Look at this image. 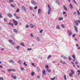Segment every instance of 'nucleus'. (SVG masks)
Returning a JSON list of instances; mask_svg holds the SVG:
<instances>
[{
	"instance_id": "nucleus-1",
	"label": "nucleus",
	"mask_w": 80,
	"mask_h": 80,
	"mask_svg": "<svg viewBox=\"0 0 80 80\" xmlns=\"http://www.w3.org/2000/svg\"><path fill=\"white\" fill-rule=\"evenodd\" d=\"M48 8L49 9V10H48V15H49V14L50 13V10H52V9L50 8V5H49V4H48Z\"/></svg>"
},
{
	"instance_id": "nucleus-2",
	"label": "nucleus",
	"mask_w": 80,
	"mask_h": 80,
	"mask_svg": "<svg viewBox=\"0 0 80 80\" xmlns=\"http://www.w3.org/2000/svg\"><path fill=\"white\" fill-rule=\"evenodd\" d=\"M75 25H76L77 26H78V23H80V20H78L75 21Z\"/></svg>"
},
{
	"instance_id": "nucleus-3",
	"label": "nucleus",
	"mask_w": 80,
	"mask_h": 80,
	"mask_svg": "<svg viewBox=\"0 0 80 80\" xmlns=\"http://www.w3.org/2000/svg\"><path fill=\"white\" fill-rule=\"evenodd\" d=\"M13 22L15 25H17L18 24V22H17V21H16L14 19L13 20Z\"/></svg>"
},
{
	"instance_id": "nucleus-4",
	"label": "nucleus",
	"mask_w": 80,
	"mask_h": 80,
	"mask_svg": "<svg viewBox=\"0 0 80 80\" xmlns=\"http://www.w3.org/2000/svg\"><path fill=\"white\" fill-rule=\"evenodd\" d=\"M8 16L10 18H12V15L10 13H9L7 14Z\"/></svg>"
},
{
	"instance_id": "nucleus-5",
	"label": "nucleus",
	"mask_w": 80,
	"mask_h": 80,
	"mask_svg": "<svg viewBox=\"0 0 80 80\" xmlns=\"http://www.w3.org/2000/svg\"><path fill=\"white\" fill-rule=\"evenodd\" d=\"M31 3H32V4H33V5H35V4L37 5V4H36L35 2L34 1H31Z\"/></svg>"
},
{
	"instance_id": "nucleus-6",
	"label": "nucleus",
	"mask_w": 80,
	"mask_h": 80,
	"mask_svg": "<svg viewBox=\"0 0 80 80\" xmlns=\"http://www.w3.org/2000/svg\"><path fill=\"white\" fill-rule=\"evenodd\" d=\"M69 8L71 9H73V6L72 5V4L70 3L69 5Z\"/></svg>"
},
{
	"instance_id": "nucleus-7",
	"label": "nucleus",
	"mask_w": 80,
	"mask_h": 80,
	"mask_svg": "<svg viewBox=\"0 0 80 80\" xmlns=\"http://www.w3.org/2000/svg\"><path fill=\"white\" fill-rule=\"evenodd\" d=\"M68 32V35L69 36H71V35H72V32L71 31H67Z\"/></svg>"
},
{
	"instance_id": "nucleus-8",
	"label": "nucleus",
	"mask_w": 80,
	"mask_h": 80,
	"mask_svg": "<svg viewBox=\"0 0 80 80\" xmlns=\"http://www.w3.org/2000/svg\"><path fill=\"white\" fill-rule=\"evenodd\" d=\"M74 28L75 30L77 32H78V30L77 29V26H74Z\"/></svg>"
},
{
	"instance_id": "nucleus-9",
	"label": "nucleus",
	"mask_w": 80,
	"mask_h": 80,
	"mask_svg": "<svg viewBox=\"0 0 80 80\" xmlns=\"http://www.w3.org/2000/svg\"><path fill=\"white\" fill-rule=\"evenodd\" d=\"M72 57L74 59V60H73V62H75L76 61V59L75 58V55H73L72 56Z\"/></svg>"
},
{
	"instance_id": "nucleus-10",
	"label": "nucleus",
	"mask_w": 80,
	"mask_h": 80,
	"mask_svg": "<svg viewBox=\"0 0 80 80\" xmlns=\"http://www.w3.org/2000/svg\"><path fill=\"white\" fill-rule=\"evenodd\" d=\"M42 73L43 75H46V73H45V70H43L42 72Z\"/></svg>"
},
{
	"instance_id": "nucleus-11",
	"label": "nucleus",
	"mask_w": 80,
	"mask_h": 80,
	"mask_svg": "<svg viewBox=\"0 0 80 80\" xmlns=\"http://www.w3.org/2000/svg\"><path fill=\"white\" fill-rule=\"evenodd\" d=\"M8 25H11L12 27H13V23L9 22L8 23Z\"/></svg>"
},
{
	"instance_id": "nucleus-12",
	"label": "nucleus",
	"mask_w": 80,
	"mask_h": 80,
	"mask_svg": "<svg viewBox=\"0 0 80 80\" xmlns=\"http://www.w3.org/2000/svg\"><path fill=\"white\" fill-rule=\"evenodd\" d=\"M13 31L15 33H17V30L16 29H13Z\"/></svg>"
},
{
	"instance_id": "nucleus-13",
	"label": "nucleus",
	"mask_w": 80,
	"mask_h": 80,
	"mask_svg": "<svg viewBox=\"0 0 80 80\" xmlns=\"http://www.w3.org/2000/svg\"><path fill=\"white\" fill-rule=\"evenodd\" d=\"M9 62H10V63H15V62H14V61H13V60H10L9 61Z\"/></svg>"
},
{
	"instance_id": "nucleus-14",
	"label": "nucleus",
	"mask_w": 80,
	"mask_h": 80,
	"mask_svg": "<svg viewBox=\"0 0 80 80\" xmlns=\"http://www.w3.org/2000/svg\"><path fill=\"white\" fill-rule=\"evenodd\" d=\"M33 26H34V25H32V24L30 25V27L31 28H33Z\"/></svg>"
},
{
	"instance_id": "nucleus-15",
	"label": "nucleus",
	"mask_w": 80,
	"mask_h": 80,
	"mask_svg": "<svg viewBox=\"0 0 80 80\" xmlns=\"http://www.w3.org/2000/svg\"><path fill=\"white\" fill-rule=\"evenodd\" d=\"M22 9H23L24 10H25V12H26V9H25V8L24 6H22Z\"/></svg>"
},
{
	"instance_id": "nucleus-16",
	"label": "nucleus",
	"mask_w": 80,
	"mask_h": 80,
	"mask_svg": "<svg viewBox=\"0 0 80 80\" xmlns=\"http://www.w3.org/2000/svg\"><path fill=\"white\" fill-rule=\"evenodd\" d=\"M73 74H74L71 73L69 74V75L70 77H72V76H73Z\"/></svg>"
},
{
	"instance_id": "nucleus-17",
	"label": "nucleus",
	"mask_w": 80,
	"mask_h": 80,
	"mask_svg": "<svg viewBox=\"0 0 80 80\" xmlns=\"http://www.w3.org/2000/svg\"><path fill=\"white\" fill-rule=\"evenodd\" d=\"M56 28H57V29H60V27H59V25H58L56 27Z\"/></svg>"
},
{
	"instance_id": "nucleus-18",
	"label": "nucleus",
	"mask_w": 80,
	"mask_h": 80,
	"mask_svg": "<svg viewBox=\"0 0 80 80\" xmlns=\"http://www.w3.org/2000/svg\"><path fill=\"white\" fill-rule=\"evenodd\" d=\"M77 13L78 15H80V12H79V11H78V10H77Z\"/></svg>"
},
{
	"instance_id": "nucleus-19",
	"label": "nucleus",
	"mask_w": 80,
	"mask_h": 80,
	"mask_svg": "<svg viewBox=\"0 0 80 80\" xmlns=\"http://www.w3.org/2000/svg\"><path fill=\"white\" fill-rule=\"evenodd\" d=\"M70 71H71V73L74 74V71H73V70L71 69Z\"/></svg>"
},
{
	"instance_id": "nucleus-20",
	"label": "nucleus",
	"mask_w": 80,
	"mask_h": 80,
	"mask_svg": "<svg viewBox=\"0 0 80 80\" xmlns=\"http://www.w3.org/2000/svg\"><path fill=\"white\" fill-rule=\"evenodd\" d=\"M16 12L17 13H18V12H20V10L18 9V8Z\"/></svg>"
},
{
	"instance_id": "nucleus-21",
	"label": "nucleus",
	"mask_w": 80,
	"mask_h": 80,
	"mask_svg": "<svg viewBox=\"0 0 80 80\" xmlns=\"http://www.w3.org/2000/svg\"><path fill=\"white\" fill-rule=\"evenodd\" d=\"M63 8L65 10H67V8L65 7V6H63Z\"/></svg>"
},
{
	"instance_id": "nucleus-22",
	"label": "nucleus",
	"mask_w": 80,
	"mask_h": 80,
	"mask_svg": "<svg viewBox=\"0 0 80 80\" xmlns=\"http://www.w3.org/2000/svg\"><path fill=\"white\" fill-rule=\"evenodd\" d=\"M20 17L19 16H17L16 17V18L17 19H20Z\"/></svg>"
},
{
	"instance_id": "nucleus-23",
	"label": "nucleus",
	"mask_w": 80,
	"mask_h": 80,
	"mask_svg": "<svg viewBox=\"0 0 80 80\" xmlns=\"http://www.w3.org/2000/svg\"><path fill=\"white\" fill-rule=\"evenodd\" d=\"M34 72H31V75L32 76H33L34 75Z\"/></svg>"
},
{
	"instance_id": "nucleus-24",
	"label": "nucleus",
	"mask_w": 80,
	"mask_h": 80,
	"mask_svg": "<svg viewBox=\"0 0 80 80\" xmlns=\"http://www.w3.org/2000/svg\"><path fill=\"white\" fill-rule=\"evenodd\" d=\"M56 78L55 77H54L53 78H51V80H55Z\"/></svg>"
},
{
	"instance_id": "nucleus-25",
	"label": "nucleus",
	"mask_w": 80,
	"mask_h": 80,
	"mask_svg": "<svg viewBox=\"0 0 80 80\" xmlns=\"http://www.w3.org/2000/svg\"><path fill=\"white\" fill-rule=\"evenodd\" d=\"M40 12H41V10L40 9H39L38 11V14H39V13Z\"/></svg>"
},
{
	"instance_id": "nucleus-26",
	"label": "nucleus",
	"mask_w": 80,
	"mask_h": 80,
	"mask_svg": "<svg viewBox=\"0 0 80 80\" xmlns=\"http://www.w3.org/2000/svg\"><path fill=\"white\" fill-rule=\"evenodd\" d=\"M13 78H14V79H17V76H16V75H15Z\"/></svg>"
},
{
	"instance_id": "nucleus-27",
	"label": "nucleus",
	"mask_w": 80,
	"mask_h": 80,
	"mask_svg": "<svg viewBox=\"0 0 80 80\" xmlns=\"http://www.w3.org/2000/svg\"><path fill=\"white\" fill-rule=\"evenodd\" d=\"M63 18H59L58 20H63Z\"/></svg>"
},
{
	"instance_id": "nucleus-28",
	"label": "nucleus",
	"mask_w": 80,
	"mask_h": 80,
	"mask_svg": "<svg viewBox=\"0 0 80 80\" xmlns=\"http://www.w3.org/2000/svg\"><path fill=\"white\" fill-rule=\"evenodd\" d=\"M21 45L22 46H23V47L25 46V45H24V43H21Z\"/></svg>"
},
{
	"instance_id": "nucleus-29",
	"label": "nucleus",
	"mask_w": 80,
	"mask_h": 80,
	"mask_svg": "<svg viewBox=\"0 0 80 80\" xmlns=\"http://www.w3.org/2000/svg\"><path fill=\"white\" fill-rule=\"evenodd\" d=\"M72 64H73V67L74 68H75V64H74V63H73V62H71Z\"/></svg>"
},
{
	"instance_id": "nucleus-30",
	"label": "nucleus",
	"mask_w": 80,
	"mask_h": 80,
	"mask_svg": "<svg viewBox=\"0 0 80 80\" xmlns=\"http://www.w3.org/2000/svg\"><path fill=\"white\" fill-rule=\"evenodd\" d=\"M27 50H28V51H30V50H32V48H28L27 49Z\"/></svg>"
},
{
	"instance_id": "nucleus-31",
	"label": "nucleus",
	"mask_w": 80,
	"mask_h": 80,
	"mask_svg": "<svg viewBox=\"0 0 80 80\" xmlns=\"http://www.w3.org/2000/svg\"><path fill=\"white\" fill-rule=\"evenodd\" d=\"M73 2L75 3V4H77V2H76V1H75V0H73Z\"/></svg>"
},
{
	"instance_id": "nucleus-32",
	"label": "nucleus",
	"mask_w": 80,
	"mask_h": 80,
	"mask_svg": "<svg viewBox=\"0 0 80 80\" xmlns=\"http://www.w3.org/2000/svg\"><path fill=\"white\" fill-rule=\"evenodd\" d=\"M14 1H13V0H10L9 1V2L10 3H12V2H13Z\"/></svg>"
},
{
	"instance_id": "nucleus-33",
	"label": "nucleus",
	"mask_w": 80,
	"mask_h": 80,
	"mask_svg": "<svg viewBox=\"0 0 80 80\" xmlns=\"http://www.w3.org/2000/svg\"><path fill=\"white\" fill-rule=\"evenodd\" d=\"M61 26L62 28H64L65 27V25L64 24H62Z\"/></svg>"
},
{
	"instance_id": "nucleus-34",
	"label": "nucleus",
	"mask_w": 80,
	"mask_h": 80,
	"mask_svg": "<svg viewBox=\"0 0 80 80\" xmlns=\"http://www.w3.org/2000/svg\"><path fill=\"white\" fill-rule=\"evenodd\" d=\"M30 36H31V37L33 38V33H31V34Z\"/></svg>"
},
{
	"instance_id": "nucleus-35",
	"label": "nucleus",
	"mask_w": 80,
	"mask_h": 80,
	"mask_svg": "<svg viewBox=\"0 0 80 80\" xmlns=\"http://www.w3.org/2000/svg\"><path fill=\"white\" fill-rule=\"evenodd\" d=\"M64 79L66 80H67V77H66V75H64Z\"/></svg>"
},
{
	"instance_id": "nucleus-36",
	"label": "nucleus",
	"mask_w": 80,
	"mask_h": 80,
	"mask_svg": "<svg viewBox=\"0 0 80 80\" xmlns=\"http://www.w3.org/2000/svg\"><path fill=\"white\" fill-rule=\"evenodd\" d=\"M32 8H33V7H30L29 8L30 10H32Z\"/></svg>"
},
{
	"instance_id": "nucleus-37",
	"label": "nucleus",
	"mask_w": 80,
	"mask_h": 80,
	"mask_svg": "<svg viewBox=\"0 0 80 80\" xmlns=\"http://www.w3.org/2000/svg\"><path fill=\"white\" fill-rule=\"evenodd\" d=\"M68 59H69V60L70 61L72 60V58H70V57H68Z\"/></svg>"
},
{
	"instance_id": "nucleus-38",
	"label": "nucleus",
	"mask_w": 80,
	"mask_h": 80,
	"mask_svg": "<svg viewBox=\"0 0 80 80\" xmlns=\"http://www.w3.org/2000/svg\"><path fill=\"white\" fill-rule=\"evenodd\" d=\"M9 42H10V43H12V41L11 40H9Z\"/></svg>"
},
{
	"instance_id": "nucleus-39",
	"label": "nucleus",
	"mask_w": 80,
	"mask_h": 80,
	"mask_svg": "<svg viewBox=\"0 0 80 80\" xmlns=\"http://www.w3.org/2000/svg\"><path fill=\"white\" fill-rule=\"evenodd\" d=\"M18 62L19 63H20V64H22V63H21L22 62V61H18Z\"/></svg>"
},
{
	"instance_id": "nucleus-40",
	"label": "nucleus",
	"mask_w": 80,
	"mask_h": 80,
	"mask_svg": "<svg viewBox=\"0 0 80 80\" xmlns=\"http://www.w3.org/2000/svg\"><path fill=\"white\" fill-rule=\"evenodd\" d=\"M24 65H25V66H27V64H26V62H25L24 63Z\"/></svg>"
},
{
	"instance_id": "nucleus-41",
	"label": "nucleus",
	"mask_w": 80,
	"mask_h": 80,
	"mask_svg": "<svg viewBox=\"0 0 80 80\" xmlns=\"http://www.w3.org/2000/svg\"><path fill=\"white\" fill-rule=\"evenodd\" d=\"M1 72L2 73H5V71L3 70H2V71H1Z\"/></svg>"
},
{
	"instance_id": "nucleus-42",
	"label": "nucleus",
	"mask_w": 80,
	"mask_h": 80,
	"mask_svg": "<svg viewBox=\"0 0 80 80\" xmlns=\"http://www.w3.org/2000/svg\"><path fill=\"white\" fill-rule=\"evenodd\" d=\"M47 70L48 71V72H49V73H50V72H51V70Z\"/></svg>"
},
{
	"instance_id": "nucleus-43",
	"label": "nucleus",
	"mask_w": 80,
	"mask_h": 80,
	"mask_svg": "<svg viewBox=\"0 0 80 80\" xmlns=\"http://www.w3.org/2000/svg\"><path fill=\"white\" fill-rule=\"evenodd\" d=\"M14 16V17H15L16 16H17V13H14V14H13Z\"/></svg>"
},
{
	"instance_id": "nucleus-44",
	"label": "nucleus",
	"mask_w": 80,
	"mask_h": 80,
	"mask_svg": "<svg viewBox=\"0 0 80 80\" xmlns=\"http://www.w3.org/2000/svg\"><path fill=\"white\" fill-rule=\"evenodd\" d=\"M56 2L57 3H58V4H59V2L58 1H56Z\"/></svg>"
},
{
	"instance_id": "nucleus-45",
	"label": "nucleus",
	"mask_w": 80,
	"mask_h": 80,
	"mask_svg": "<svg viewBox=\"0 0 80 80\" xmlns=\"http://www.w3.org/2000/svg\"><path fill=\"white\" fill-rule=\"evenodd\" d=\"M28 27H29V26H28V25H26V28H28Z\"/></svg>"
},
{
	"instance_id": "nucleus-46",
	"label": "nucleus",
	"mask_w": 80,
	"mask_h": 80,
	"mask_svg": "<svg viewBox=\"0 0 80 80\" xmlns=\"http://www.w3.org/2000/svg\"><path fill=\"white\" fill-rule=\"evenodd\" d=\"M78 62L76 61L75 63V64L76 65H77V64H78Z\"/></svg>"
},
{
	"instance_id": "nucleus-47",
	"label": "nucleus",
	"mask_w": 80,
	"mask_h": 80,
	"mask_svg": "<svg viewBox=\"0 0 80 80\" xmlns=\"http://www.w3.org/2000/svg\"><path fill=\"white\" fill-rule=\"evenodd\" d=\"M42 32H43V30L41 29L39 32V33H42Z\"/></svg>"
},
{
	"instance_id": "nucleus-48",
	"label": "nucleus",
	"mask_w": 80,
	"mask_h": 80,
	"mask_svg": "<svg viewBox=\"0 0 80 80\" xmlns=\"http://www.w3.org/2000/svg\"><path fill=\"white\" fill-rule=\"evenodd\" d=\"M19 48H20V46H17L16 47V48H17V49H18Z\"/></svg>"
},
{
	"instance_id": "nucleus-49",
	"label": "nucleus",
	"mask_w": 80,
	"mask_h": 80,
	"mask_svg": "<svg viewBox=\"0 0 80 80\" xmlns=\"http://www.w3.org/2000/svg\"><path fill=\"white\" fill-rule=\"evenodd\" d=\"M66 62H62V64H66Z\"/></svg>"
},
{
	"instance_id": "nucleus-50",
	"label": "nucleus",
	"mask_w": 80,
	"mask_h": 80,
	"mask_svg": "<svg viewBox=\"0 0 80 80\" xmlns=\"http://www.w3.org/2000/svg\"><path fill=\"white\" fill-rule=\"evenodd\" d=\"M11 6L13 8H14L15 7L14 5H13L12 4L11 5Z\"/></svg>"
},
{
	"instance_id": "nucleus-51",
	"label": "nucleus",
	"mask_w": 80,
	"mask_h": 80,
	"mask_svg": "<svg viewBox=\"0 0 80 80\" xmlns=\"http://www.w3.org/2000/svg\"><path fill=\"white\" fill-rule=\"evenodd\" d=\"M48 65H46V66H45V67L46 68H48Z\"/></svg>"
},
{
	"instance_id": "nucleus-52",
	"label": "nucleus",
	"mask_w": 80,
	"mask_h": 80,
	"mask_svg": "<svg viewBox=\"0 0 80 80\" xmlns=\"http://www.w3.org/2000/svg\"><path fill=\"white\" fill-rule=\"evenodd\" d=\"M50 57H51V56L50 55H49L48 58V59H49V58H50Z\"/></svg>"
},
{
	"instance_id": "nucleus-53",
	"label": "nucleus",
	"mask_w": 80,
	"mask_h": 80,
	"mask_svg": "<svg viewBox=\"0 0 80 80\" xmlns=\"http://www.w3.org/2000/svg\"><path fill=\"white\" fill-rule=\"evenodd\" d=\"M37 6H35L34 8V9H35V10H36V9H37Z\"/></svg>"
},
{
	"instance_id": "nucleus-54",
	"label": "nucleus",
	"mask_w": 80,
	"mask_h": 80,
	"mask_svg": "<svg viewBox=\"0 0 80 80\" xmlns=\"http://www.w3.org/2000/svg\"><path fill=\"white\" fill-rule=\"evenodd\" d=\"M8 72H12V70H10V69H8Z\"/></svg>"
},
{
	"instance_id": "nucleus-55",
	"label": "nucleus",
	"mask_w": 80,
	"mask_h": 80,
	"mask_svg": "<svg viewBox=\"0 0 80 80\" xmlns=\"http://www.w3.org/2000/svg\"><path fill=\"white\" fill-rule=\"evenodd\" d=\"M63 58H64V59H67V58L65 56H64Z\"/></svg>"
},
{
	"instance_id": "nucleus-56",
	"label": "nucleus",
	"mask_w": 80,
	"mask_h": 80,
	"mask_svg": "<svg viewBox=\"0 0 80 80\" xmlns=\"http://www.w3.org/2000/svg\"><path fill=\"white\" fill-rule=\"evenodd\" d=\"M75 34H74L72 35L73 37H74V38H75Z\"/></svg>"
},
{
	"instance_id": "nucleus-57",
	"label": "nucleus",
	"mask_w": 80,
	"mask_h": 80,
	"mask_svg": "<svg viewBox=\"0 0 80 80\" xmlns=\"http://www.w3.org/2000/svg\"><path fill=\"white\" fill-rule=\"evenodd\" d=\"M4 21L5 22H7V18H4Z\"/></svg>"
},
{
	"instance_id": "nucleus-58",
	"label": "nucleus",
	"mask_w": 80,
	"mask_h": 80,
	"mask_svg": "<svg viewBox=\"0 0 80 80\" xmlns=\"http://www.w3.org/2000/svg\"><path fill=\"white\" fill-rule=\"evenodd\" d=\"M66 14V12H63V14Z\"/></svg>"
},
{
	"instance_id": "nucleus-59",
	"label": "nucleus",
	"mask_w": 80,
	"mask_h": 80,
	"mask_svg": "<svg viewBox=\"0 0 80 80\" xmlns=\"http://www.w3.org/2000/svg\"><path fill=\"white\" fill-rule=\"evenodd\" d=\"M13 75L11 74V77H12V78H13Z\"/></svg>"
},
{
	"instance_id": "nucleus-60",
	"label": "nucleus",
	"mask_w": 80,
	"mask_h": 80,
	"mask_svg": "<svg viewBox=\"0 0 80 80\" xmlns=\"http://www.w3.org/2000/svg\"><path fill=\"white\" fill-rule=\"evenodd\" d=\"M31 65H32V66H33V65H35V63H32L31 64Z\"/></svg>"
},
{
	"instance_id": "nucleus-61",
	"label": "nucleus",
	"mask_w": 80,
	"mask_h": 80,
	"mask_svg": "<svg viewBox=\"0 0 80 80\" xmlns=\"http://www.w3.org/2000/svg\"><path fill=\"white\" fill-rule=\"evenodd\" d=\"M0 80H3V78H0Z\"/></svg>"
},
{
	"instance_id": "nucleus-62",
	"label": "nucleus",
	"mask_w": 80,
	"mask_h": 80,
	"mask_svg": "<svg viewBox=\"0 0 80 80\" xmlns=\"http://www.w3.org/2000/svg\"><path fill=\"white\" fill-rule=\"evenodd\" d=\"M11 70V72L12 71V72H15V70H14V69H12V70Z\"/></svg>"
},
{
	"instance_id": "nucleus-63",
	"label": "nucleus",
	"mask_w": 80,
	"mask_h": 80,
	"mask_svg": "<svg viewBox=\"0 0 80 80\" xmlns=\"http://www.w3.org/2000/svg\"><path fill=\"white\" fill-rule=\"evenodd\" d=\"M21 69L22 70H23L24 68H21Z\"/></svg>"
},
{
	"instance_id": "nucleus-64",
	"label": "nucleus",
	"mask_w": 80,
	"mask_h": 80,
	"mask_svg": "<svg viewBox=\"0 0 80 80\" xmlns=\"http://www.w3.org/2000/svg\"><path fill=\"white\" fill-rule=\"evenodd\" d=\"M77 72H79V73H80V71L79 70H78L77 71Z\"/></svg>"
}]
</instances>
